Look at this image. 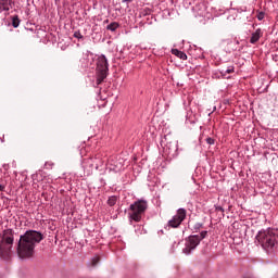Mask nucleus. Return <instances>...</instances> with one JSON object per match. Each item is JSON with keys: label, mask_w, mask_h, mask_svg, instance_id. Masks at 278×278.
Returning a JSON list of instances; mask_svg holds the SVG:
<instances>
[{"label": "nucleus", "mask_w": 278, "mask_h": 278, "mask_svg": "<svg viewBox=\"0 0 278 278\" xmlns=\"http://www.w3.org/2000/svg\"><path fill=\"white\" fill-rule=\"evenodd\" d=\"M45 236L42 232L36 230H27L24 235L20 237L17 244V255L25 260L26 257H31L37 244H40Z\"/></svg>", "instance_id": "f257e3e1"}, {"label": "nucleus", "mask_w": 278, "mask_h": 278, "mask_svg": "<svg viewBox=\"0 0 278 278\" xmlns=\"http://www.w3.org/2000/svg\"><path fill=\"white\" fill-rule=\"evenodd\" d=\"M256 240L261 243L263 249H273L278 244V229H267L260 231L256 236Z\"/></svg>", "instance_id": "f03ea898"}, {"label": "nucleus", "mask_w": 278, "mask_h": 278, "mask_svg": "<svg viewBox=\"0 0 278 278\" xmlns=\"http://www.w3.org/2000/svg\"><path fill=\"white\" fill-rule=\"evenodd\" d=\"M14 244V230L5 229L2 232V239L0 241V255L1 257H10L12 254V247Z\"/></svg>", "instance_id": "7ed1b4c3"}, {"label": "nucleus", "mask_w": 278, "mask_h": 278, "mask_svg": "<svg viewBox=\"0 0 278 278\" xmlns=\"http://www.w3.org/2000/svg\"><path fill=\"white\" fill-rule=\"evenodd\" d=\"M148 207L149 204L146 200H138L135 203L130 204L128 213V218L130 223L131 220H135V223H140Z\"/></svg>", "instance_id": "20e7f679"}, {"label": "nucleus", "mask_w": 278, "mask_h": 278, "mask_svg": "<svg viewBox=\"0 0 278 278\" xmlns=\"http://www.w3.org/2000/svg\"><path fill=\"white\" fill-rule=\"evenodd\" d=\"M97 71H98V78L97 84H103L105 78L108 77V71H110V64L108 63V58L104 54L98 56L97 60Z\"/></svg>", "instance_id": "39448f33"}, {"label": "nucleus", "mask_w": 278, "mask_h": 278, "mask_svg": "<svg viewBox=\"0 0 278 278\" xmlns=\"http://www.w3.org/2000/svg\"><path fill=\"white\" fill-rule=\"evenodd\" d=\"M187 216L188 211L186 208H178L176 214L167 222V227L178 229V227H181V223L186 220Z\"/></svg>", "instance_id": "423d86ee"}, {"label": "nucleus", "mask_w": 278, "mask_h": 278, "mask_svg": "<svg viewBox=\"0 0 278 278\" xmlns=\"http://www.w3.org/2000/svg\"><path fill=\"white\" fill-rule=\"evenodd\" d=\"M198 244H201V237H199V235L189 236L184 253L190 255V253L197 249Z\"/></svg>", "instance_id": "0eeeda50"}, {"label": "nucleus", "mask_w": 278, "mask_h": 278, "mask_svg": "<svg viewBox=\"0 0 278 278\" xmlns=\"http://www.w3.org/2000/svg\"><path fill=\"white\" fill-rule=\"evenodd\" d=\"M83 168L87 175H90L94 170V157H87L83 160Z\"/></svg>", "instance_id": "6e6552de"}, {"label": "nucleus", "mask_w": 278, "mask_h": 278, "mask_svg": "<svg viewBox=\"0 0 278 278\" xmlns=\"http://www.w3.org/2000/svg\"><path fill=\"white\" fill-rule=\"evenodd\" d=\"M14 8V0H0V14L1 12H10Z\"/></svg>", "instance_id": "1a4fd4ad"}, {"label": "nucleus", "mask_w": 278, "mask_h": 278, "mask_svg": "<svg viewBox=\"0 0 278 278\" xmlns=\"http://www.w3.org/2000/svg\"><path fill=\"white\" fill-rule=\"evenodd\" d=\"M262 36H264V31H262V28H257L254 33L251 34L250 45H257Z\"/></svg>", "instance_id": "9d476101"}, {"label": "nucleus", "mask_w": 278, "mask_h": 278, "mask_svg": "<svg viewBox=\"0 0 278 278\" xmlns=\"http://www.w3.org/2000/svg\"><path fill=\"white\" fill-rule=\"evenodd\" d=\"M93 164L96 170H99V168L103 166V157H101V154H97L96 156H93Z\"/></svg>", "instance_id": "9b49d317"}, {"label": "nucleus", "mask_w": 278, "mask_h": 278, "mask_svg": "<svg viewBox=\"0 0 278 278\" xmlns=\"http://www.w3.org/2000/svg\"><path fill=\"white\" fill-rule=\"evenodd\" d=\"M172 53L176 55V58H179V60H188V55L179 49H172Z\"/></svg>", "instance_id": "f8f14e48"}, {"label": "nucleus", "mask_w": 278, "mask_h": 278, "mask_svg": "<svg viewBox=\"0 0 278 278\" xmlns=\"http://www.w3.org/2000/svg\"><path fill=\"white\" fill-rule=\"evenodd\" d=\"M118 27H121V25L116 22H113L106 26V29L109 31H116V29H118Z\"/></svg>", "instance_id": "ddd939ff"}, {"label": "nucleus", "mask_w": 278, "mask_h": 278, "mask_svg": "<svg viewBox=\"0 0 278 278\" xmlns=\"http://www.w3.org/2000/svg\"><path fill=\"white\" fill-rule=\"evenodd\" d=\"M116 201H118L116 195H112L108 200V205H110V207H114V205H116Z\"/></svg>", "instance_id": "4468645a"}, {"label": "nucleus", "mask_w": 278, "mask_h": 278, "mask_svg": "<svg viewBox=\"0 0 278 278\" xmlns=\"http://www.w3.org/2000/svg\"><path fill=\"white\" fill-rule=\"evenodd\" d=\"M21 25V20L18 18V15H14L13 17H12V26L13 27H18Z\"/></svg>", "instance_id": "2eb2a0df"}, {"label": "nucleus", "mask_w": 278, "mask_h": 278, "mask_svg": "<svg viewBox=\"0 0 278 278\" xmlns=\"http://www.w3.org/2000/svg\"><path fill=\"white\" fill-rule=\"evenodd\" d=\"M235 67L233 65L229 66L226 71H222L220 74L225 77V75H230V73H235Z\"/></svg>", "instance_id": "dca6fc26"}, {"label": "nucleus", "mask_w": 278, "mask_h": 278, "mask_svg": "<svg viewBox=\"0 0 278 278\" xmlns=\"http://www.w3.org/2000/svg\"><path fill=\"white\" fill-rule=\"evenodd\" d=\"M201 229H203V224H201V223H195V224L193 225V231H194V233H199V231H201Z\"/></svg>", "instance_id": "f3484780"}, {"label": "nucleus", "mask_w": 278, "mask_h": 278, "mask_svg": "<svg viewBox=\"0 0 278 278\" xmlns=\"http://www.w3.org/2000/svg\"><path fill=\"white\" fill-rule=\"evenodd\" d=\"M100 260L101 258L99 256H94L93 258H91V266H97V264H99Z\"/></svg>", "instance_id": "a211bd4d"}, {"label": "nucleus", "mask_w": 278, "mask_h": 278, "mask_svg": "<svg viewBox=\"0 0 278 278\" xmlns=\"http://www.w3.org/2000/svg\"><path fill=\"white\" fill-rule=\"evenodd\" d=\"M74 38H77L78 40L84 39V35H81V33L79 30L74 33Z\"/></svg>", "instance_id": "6ab92c4d"}, {"label": "nucleus", "mask_w": 278, "mask_h": 278, "mask_svg": "<svg viewBox=\"0 0 278 278\" xmlns=\"http://www.w3.org/2000/svg\"><path fill=\"white\" fill-rule=\"evenodd\" d=\"M199 238L200 240H205V238H207V230L201 231Z\"/></svg>", "instance_id": "aec40b11"}, {"label": "nucleus", "mask_w": 278, "mask_h": 278, "mask_svg": "<svg viewBox=\"0 0 278 278\" xmlns=\"http://www.w3.org/2000/svg\"><path fill=\"white\" fill-rule=\"evenodd\" d=\"M264 16H265L264 12H260V13L257 14V20H258V21H264Z\"/></svg>", "instance_id": "412c9836"}, {"label": "nucleus", "mask_w": 278, "mask_h": 278, "mask_svg": "<svg viewBox=\"0 0 278 278\" xmlns=\"http://www.w3.org/2000/svg\"><path fill=\"white\" fill-rule=\"evenodd\" d=\"M206 142H207V144H214V139L207 138V139H206Z\"/></svg>", "instance_id": "4be33fe9"}, {"label": "nucleus", "mask_w": 278, "mask_h": 278, "mask_svg": "<svg viewBox=\"0 0 278 278\" xmlns=\"http://www.w3.org/2000/svg\"><path fill=\"white\" fill-rule=\"evenodd\" d=\"M5 191V185H0V192H4Z\"/></svg>", "instance_id": "5701e85b"}, {"label": "nucleus", "mask_w": 278, "mask_h": 278, "mask_svg": "<svg viewBox=\"0 0 278 278\" xmlns=\"http://www.w3.org/2000/svg\"><path fill=\"white\" fill-rule=\"evenodd\" d=\"M123 1V3H131V1H134V0H122Z\"/></svg>", "instance_id": "b1692460"}, {"label": "nucleus", "mask_w": 278, "mask_h": 278, "mask_svg": "<svg viewBox=\"0 0 278 278\" xmlns=\"http://www.w3.org/2000/svg\"><path fill=\"white\" fill-rule=\"evenodd\" d=\"M116 168H117V170H121L123 168V166L118 167V165H116Z\"/></svg>", "instance_id": "393cba45"}, {"label": "nucleus", "mask_w": 278, "mask_h": 278, "mask_svg": "<svg viewBox=\"0 0 278 278\" xmlns=\"http://www.w3.org/2000/svg\"><path fill=\"white\" fill-rule=\"evenodd\" d=\"M235 45H240V41H235Z\"/></svg>", "instance_id": "a878e982"}, {"label": "nucleus", "mask_w": 278, "mask_h": 278, "mask_svg": "<svg viewBox=\"0 0 278 278\" xmlns=\"http://www.w3.org/2000/svg\"><path fill=\"white\" fill-rule=\"evenodd\" d=\"M219 210L223 212V207H219Z\"/></svg>", "instance_id": "bb28decb"}]
</instances>
